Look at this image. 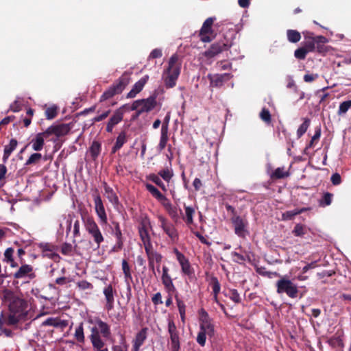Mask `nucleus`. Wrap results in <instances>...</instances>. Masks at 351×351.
I'll return each instance as SVG.
<instances>
[{
	"mask_svg": "<svg viewBox=\"0 0 351 351\" xmlns=\"http://www.w3.org/2000/svg\"><path fill=\"white\" fill-rule=\"evenodd\" d=\"M330 181L335 186L339 185L341 183V178L339 173H335L330 177Z\"/></svg>",
	"mask_w": 351,
	"mask_h": 351,
	"instance_id": "338daca9",
	"label": "nucleus"
},
{
	"mask_svg": "<svg viewBox=\"0 0 351 351\" xmlns=\"http://www.w3.org/2000/svg\"><path fill=\"white\" fill-rule=\"evenodd\" d=\"M148 178L151 181H152L157 186L160 187L163 191L167 190L165 184L162 182V181L160 180V178H159V176L158 175L152 173L149 176Z\"/></svg>",
	"mask_w": 351,
	"mask_h": 351,
	"instance_id": "09e8293b",
	"label": "nucleus"
},
{
	"mask_svg": "<svg viewBox=\"0 0 351 351\" xmlns=\"http://www.w3.org/2000/svg\"><path fill=\"white\" fill-rule=\"evenodd\" d=\"M82 219L86 230L92 236L97 245V248H99L100 244L104 241V238L98 225L94 219L88 215H82Z\"/></svg>",
	"mask_w": 351,
	"mask_h": 351,
	"instance_id": "6e6552de",
	"label": "nucleus"
},
{
	"mask_svg": "<svg viewBox=\"0 0 351 351\" xmlns=\"http://www.w3.org/2000/svg\"><path fill=\"white\" fill-rule=\"evenodd\" d=\"M126 142V134L125 132H121L117 137L114 145L112 147L111 153L114 154L120 149Z\"/></svg>",
	"mask_w": 351,
	"mask_h": 351,
	"instance_id": "c85d7f7f",
	"label": "nucleus"
},
{
	"mask_svg": "<svg viewBox=\"0 0 351 351\" xmlns=\"http://www.w3.org/2000/svg\"><path fill=\"white\" fill-rule=\"evenodd\" d=\"M58 114V108L56 106H52L47 108L45 110V116L47 119L51 120L54 119Z\"/></svg>",
	"mask_w": 351,
	"mask_h": 351,
	"instance_id": "de8ad7c7",
	"label": "nucleus"
},
{
	"mask_svg": "<svg viewBox=\"0 0 351 351\" xmlns=\"http://www.w3.org/2000/svg\"><path fill=\"white\" fill-rule=\"evenodd\" d=\"M28 145H31L32 149L36 152L41 151L45 145V138L39 132L32 138Z\"/></svg>",
	"mask_w": 351,
	"mask_h": 351,
	"instance_id": "b1692460",
	"label": "nucleus"
},
{
	"mask_svg": "<svg viewBox=\"0 0 351 351\" xmlns=\"http://www.w3.org/2000/svg\"><path fill=\"white\" fill-rule=\"evenodd\" d=\"M170 339L171 350L179 351L180 346L178 332L170 334Z\"/></svg>",
	"mask_w": 351,
	"mask_h": 351,
	"instance_id": "58836bf2",
	"label": "nucleus"
},
{
	"mask_svg": "<svg viewBox=\"0 0 351 351\" xmlns=\"http://www.w3.org/2000/svg\"><path fill=\"white\" fill-rule=\"evenodd\" d=\"M26 308L27 303L23 299L16 296H13L9 304L10 311L23 316Z\"/></svg>",
	"mask_w": 351,
	"mask_h": 351,
	"instance_id": "f3484780",
	"label": "nucleus"
},
{
	"mask_svg": "<svg viewBox=\"0 0 351 351\" xmlns=\"http://www.w3.org/2000/svg\"><path fill=\"white\" fill-rule=\"evenodd\" d=\"M73 252V246L71 243H64L61 247V253L64 255H71Z\"/></svg>",
	"mask_w": 351,
	"mask_h": 351,
	"instance_id": "bf43d9fd",
	"label": "nucleus"
},
{
	"mask_svg": "<svg viewBox=\"0 0 351 351\" xmlns=\"http://www.w3.org/2000/svg\"><path fill=\"white\" fill-rule=\"evenodd\" d=\"M231 255L232 257H234L233 261L239 264L243 263L246 260L243 255H241L236 252H232Z\"/></svg>",
	"mask_w": 351,
	"mask_h": 351,
	"instance_id": "69168bd1",
	"label": "nucleus"
},
{
	"mask_svg": "<svg viewBox=\"0 0 351 351\" xmlns=\"http://www.w3.org/2000/svg\"><path fill=\"white\" fill-rule=\"evenodd\" d=\"M114 230L112 234L114 235L117 239H123L122 232L118 222H113Z\"/></svg>",
	"mask_w": 351,
	"mask_h": 351,
	"instance_id": "052dcab7",
	"label": "nucleus"
},
{
	"mask_svg": "<svg viewBox=\"0 0 351 351\" xmlns=\"http://www.w3.org/2000/svg\"><path fill=\"white\" fill-rule=\"evenodd\" d=\"M218 25L226 26L228 31L223 34L222 39L213 43L209 49L204 52V56L208 58H212L223 51L229 49L232 45L237 34L236 26L231 23L224 21L221 22L220 25L218 24Z\"/></svg>",
	"mask_w": 351,
	"mask_h": 351,
	"instance_id": "f03ea898",
	"label": "nucleus"
},
{
	"mask_svg": "<svg viewBox=\"0 0 351 351\" xmlns=\"http://www.w3.org/2000/svg\"><path fill=\"white\" fill-rule=\"evenodd\" d=\"M308 53V51L302 46L295 50L294 56L298 60H304Z\"/></svg>",
	"mask_w": 351,
	"mask_h": 351,
	"instance_id": "8fccbe9b",
	"label": "nucleus"
},
{
	"mask_svg": "<svg viewBox=\"0 0 351 351\" xmlns=\"http://www.w3.org/2000/svg\"><path fill=\"white\" fill-rule=\"evenodd\" d=\"M147 190L158 200H159L163 195L158 191V189L151 184L145 185Z\"/></svg>",
	"mask_w": 351,
	"mask_h": 351,
	"instance_id": "a18cd8bd",
	"label": "nucleus"
},
{
	"mask_svg": "<svg viewBox=\"0 0 351 351\" xmlns=\"http://www.w3.org/2000/svg\"><path fill=\"white\" fill-rule=\"evenodd\" d=\"M17 145V141L16 139L12 138L10 140L8 145H5L3 150V156L2 158L4 164L7 162L11 154L16 149Z\"/></svg>",
	"mask_w": 351,
	"mask_h": 351,
	"instance_id": "a878e982",
	"label": "nucleus"
},
{
	"mask_svg": "<svg viewBox=\"0 0 351 351\" xmlns=\"http://www.w3.org/2000/svg\"><path fill=\"white\" fill-rule=\"evenodd\" d=\"M77 286L80 290L93 289V285L85 280L77 282Z\"/></svg>",
	"mask_w": 351,
	"mask_h": 351,
	"instance_id": "13d9d810",
	"label": "nucleus"
},
{
	"mask_svg": "<svg viewBox=\"0 0 351 351\" xmlns=\"http://www.w3.org/2000/svg\"><path fill=\"white\" fill-rule=\"evenodd\" d=\"M306 227L302 224L298 223L295 226L292 232L295 237H303L306 234Z\"/></svg>",
	"mask_w": 351,
	"mask_h": 351,
	"instance_id": "c03bdc74",
	"label": "nucleus"
},
{
	"mask_svg": "<svg viewBox=\"0 0 351 351\" xmlns=\"http://www.w3.org/2000/svg\"><path fill=\"white\" fill-rule=\"evenodd\" d=\"M103 293L106 301L105 307L107 311H111L114 308V295L116 294V291L113 288L112 285L109 284L104 287Z\"/></svg>",
	"mask_w": 351,
	"mask_h": 351,
	"instance_id": "6ab92c4d",
	"label": "nucleus"
},
{
	"mask_svg": "<svg viewBox=\"0 0 351 351\" xmlns=\"http://www.w3.org/2000/svg\"><path fill=\"white\" fill-rule=\"evenodd\" d=\"M286 34L287 40L291 43H296L301 39L300 33L295 29H287Z\"/></svg>",
	"mask_w": 351,
	"mask_h": 351,
	"instance_id": "c756f323",
	"label": "nucleus"
},
{
	"mask_svg": "<svg viewBox=\"0 0 351 351\" xmlns=\"http://www.w3.org/2000/svg\"><path fill=\"white\" fill-rule=\"evenodd\" d=\"M14 249L12 247H8L5 250L4 252V259L3 261L8 262L12 261L13 258Z\"/></svg>",
	"mask_w": 351,
	"mask_h": 351,
	"instance_id": "0e129e2a",
	"label": "nucleus"
},
{
	"mask_svg": "<svg viewBox=\"0 0 351 351\" xmlns=\"http://www.w3.org/2000/svg\"><path fill=\"white\" fill-rule=\"evenodd\" d=\"M289 176V173L285 171V167H278L271 175V178L281 179Z\"/></svg>",
	"mask_w": 351,
	"mask_h": 351,
	"instance_id": "ea45409f",
	"label": "nucleus"
},
{
	"mask_svg": "<svg viewBox=\"0 0 351 351\" xmlns=\"http://www.w3.org/2000/svg\"><path fill=\"white\" fill-rule=\"evenodd\" d=\"M175 299L178 308L180 318L182 322H185V313H186V305L184 302L178 297L176 293L175 295Z\"/></svg>",
	"mask_w": 351,
	"mask_h": 351,
	"instance_id": "7c9ffc66",
	"label": "nucleus"
},
{
	"mask_svg": "<svg viewBox=\"0 0 351 351\" xmlns=\"http://www.w3.org/2000/svg\"><path fill=\"white\" fill-rule=\"evenodd\" d=\"M230 220L233 225L235 234L241 238H245L249 234V224L246 219L238 215H234V216H232Z\"/></svg>",
	"mask_w": 351,
	"mask_h": 351,
	"instance_id": "9d476101",
	"label": "nucleus"
},
{
	"mask_svg": "<svg viewBox=\"0 0 351 351\" xmlns=\"http://www.w3.org/2000/svg\"><path fill=\"white\" fill-rule=\"evenodd\" d=\"M178 60L176 54L172 55L169 60L168 67L163 71L162 78L167 88H171L176 85L180 73V66L177 64Z\"/></svg>",
	"mask_w": 351,
	"mask_h": 351,
	"instance_id": "20e7f679",
	"label": "nucleus"
},
{
	"mask_svg": "<svg viewBox=\"0 0 351 351\" xmlns=\"http://www.w3.org/2000/svg\"><path fill=\"white\" fill-rule=\"evenodd\" d=\"M21 317V315L10 311V313H7L6 325H14L19 322Z\"/></svg>",
	"mask_w": 351,
	"mask_h": 351,
	"instance_id": "e433bc0d",
	"label": "nucleus"
},
{
	"mask_svg": "<svg viewBox=\"0 0 351 351\" xmlns=\"http://www.w3.org/2000/svg\"><path fill=\"white\" fill-rule=\"evenodd\" d=\"M184 215L182 216L183 220L186 225L189 226L193 223V215L195 214V209L191 206L184 204Z\"/></svg>",
	"mask_w": 351,
	"mask_h": 351,
	"instance_id": "bb28decb",
	"label": "nucleus"
},
{
	"mask_svg": "<svg viewBox=\"0 0 351 351\" xmlns=\"http://www.w3.org/2000/svg\"><path fill=\"white\" fill-rule=\"evenodd\" d=\"M304 41L302 43V47L308 51L314 52L316 51L319 53L327 51V47L325 44L328 39L324 36H314V34L310 32H303Z\"/></svg>",
	"mask_w": 351,
	"mask_h": 351,
	"instance_id": "7ed1b4c3",
	"label": "nucleus"
},
{
	"mask_svg": "<svg viewBox=\"0 0 351 351\" xmlns=\"http://www.w3.org/2000/svg\"><path fill=\"white\" fill-rule=\"evenodd\" d=\"M147 332L148 328L147 327L141 328V330L138 332L132 341L133 345L132 351H139L140 348L144 343L147 337Z\"/></svg>",
	"mask_w": 351,
	"mask_h": 351,
	"instance_id": "aec40b11",
	"label": "nucleus"
},
{
	"mask_svg": "<svg viewBox=\"0 0 351 351\" xmlns=\"http://www.w3.org/2000/svg\"><path fill=\"white\" fill-rule=\"evenodd\" d=\"M158 221L160 222V226L163 231L168 235L171 242L175 243H177L179 239L178 232L173 223L169 222L163 216H158Z\"/></svg>",
	"mask_w": 351,
	"mask_h": 351,
	"instance_id": "9b49d317",
	"label": "nucleus"
},
{
	"mask_svg": "<svg viewBox=\"0 0 351 351\" xmlns=\"http://www.w3.org/2000/svg\"><path fill=\"white\" fill-rule=\"evenodd\" d=\"M158 176H160L165 181L169 182L173 176V172L171 166L169 165V167H167L166 168L160 170L158 172Z\"/></svg>",
	"mask_w": 351,
	"mask_h": 351,
	"instance_id": "473e14b6",
	"label": "nucleus"
},
{
	"mask_svg": "<svg viewBox=\"0 0 351 351\" xmlns=\"http://www.w3.org/2000/svg\"><path fill=\"white\" fill-rule=\"evenodd\" d=\"M151 252L153 254L155 253L160 256V258L158 259V261H156L154 258H152L151 256L149 257V256H147L149 269L152 270L154 274H156L155 263L160 264L162 261V256L160 254L158 253L156 251L153 250L152 248H151Z\"/></svg>",
	"mask_w": 351,
	"mask_h": 351,
	"instance_id": "c9c22d12",
	"label": "nucleus"
},
{
	"mask_svg": "<svg viewBox=\"0 0 351 351\" xmlns=\"http://www.w3.org/2000/svg\"><path fill=\"white\" fill-rule=\"evenodd\" d=\"M162 284L169 295H171V293H175V295L177 293L178 295L176 288L173 283V281L165 282Z\"/></svg>",
	"mask_w": 351,
	"mask_h": 351,
	"instance_id": "6e6d98bb",
	"label": "nucleus"
},
{
	"mask_svg": "<svg viewBox=\"0 0 351 351\" xmlns=\"http://www.w3.org/2000/svg\"><path fill=\"white\" fill-rule=\"evenodd\" d=\"M105 195L108 201L114 206L117 207L119 204V197L112 188L109 186L106 182L104 184Z\"/></svg>",
	"mask_w": 351,
	"mask_h": 351,
	"instance_id": "5701e85b",
	"label": "nucleus"
},
{
	"mask_svg": "<svg viewBox=\"0 0 351 351\" xmlns=\"http://www.w3.org/2000/svg\"><path fill=\"white\" fill-rule=\"evenodd\" d=\"M68 325L66 320H62L59 317H48L43 323L42 326H50L57 328L64 329Z\"/></svg>",
	"mask_w": 351,
	"mask_h": 351,
	"instance_id": "4be33fe9",
	"label": "nucleus"
},
{
	"mask_svg": "<svg viewBox=\"0 0 351 351\" xmlns=\"http://www.w3.org/2000/svg\"><path fill=\"white\" fill-rule=\"evenodd\" d=\"M130 80V74L128 72H124L112 86L103 93L99 101L102 102L112 98L115 95L121 93L126 86L129 84Z\"/></svg>",
	"mask_w": 351,
	"mask_h": 351,
	"instance_id": "39448f33",
	"label": "nucleus"
},
{
	"mask_svg": "<svg viewBox=\"0 0 351 351\" xmlns=\"http://www.w3.org/2000/svg\"><path fill=\"white\" fill-rule=\"evenodd\" d=\"M128 105H123L113 112L106 125V130L107 132H112L114 128L123 121L125 108Z\"/></svg>",
	"mask_w": 351,
	"mask_h": 351,
	"instance_id": "4468645a",
	"label": "nucleus"
},
{
	"mask_svg": "<svg viewBox=\"0 0 351 351\" xmlns=\"http://www.w3.org/2000/svg\"><path fill=\"white\" fill-rule=\"evenodd\" d=\"M206 335L208 333L199 330V332L197 334L196 341L201 346H204L206 340Z\"/></svg>",
	"mask_w": 351,
	"mask_h": 351,
	"instance_id": "4d7b16f0",
	"label": "nucleus"
},
{
	"mask_svg": "<svg viewBox=\"0 0 351 351\" xmlns=\"http://www.w3.org/2000/svg\"><path fill=\"white\" fill-rule=\"evenodd\" d=\"M71 130L70 124L54 123L48 127L45 131L40 132L45 139L53 143L58 141L59 138L66 135Z\"/></svg>",
	"mask_w": 351,
	"mask_h": 351,
	"instance_id": "423d86ee",
	"label": "nucleus"
},
{
	"mask_svg": "<svg viewBox=\"0 0 351 351\" xmlns=\"http://www.w3.org/2000/svg\"><path fill=\"white\" fill-rule=\"evenodd\" d=\"M169 140L168 132L165 131H160V138L159 144L157 146V150L161 152L167 146Z\"/></svg>",
	"mask_w": 351,
	"mask_h": 351,
	"instance_id": "72a5a7b5",
	"label": "nucleus"
},
{
	"mask_svg": "<svg viewBox=\"0 0 351 351\" xmlns=\"http://www.w3.org/2000/svg\"><path fill=\"white\" fill-rule=\"evenodd\" d=\"M42 158V155L40 153L32 154L25 162L26 166L38 162Z\"/></svg>",
	"mask_w": 351,
	"mask_h": 351,
	"instance_id": "3c124183",
	"label": "nucleus"
},
{
	"mask_svg": "<svg viewBox=\"0 0 351 351\" xmlns=\"http://www.w3.org/2000/svg\"><path fill=\"white\" fill-rule=\"evenodd\" d=\"M11 275L16 279L28 278L29 279L32 280L36 278V274L33 271L32 266L27 264L22 265L16 272Z\"/></svg>",
	"mask_w": 351,
	"mask_h": 351,
	"instance_id": "a211bd4d",
	"label": "nucleus"
},
{
	"mask_svg": "<svg viewBox=\"0 0 351 351\" xmlns=\"http://www.w3.org/2000/svg\"><path fill=\"white\" fill-rule=\"evenodd\" d=\"M199 315V330L207 332L209 337L213 336L215 334L214 325L208 313L204 309H201Z\"/></svg>",
	"mask_w": 351,
	"mask_h": 351,
	"instance_id": "f8f14e48",
	"label": "nucleus"
},
{
	"mask_svg": "<svg viewBox=\"0 0 351 351\" xmlns=\"http://www.w3.org/2000/svg\"><path fill=\"white\" fill-rule=\"evenodd\" d=\"M138 232L141 239L144 245L147 256H149V257L151 256L152 258H154L156 261H158L160 256L155 253L153 254L151 252V248H152V245L151 243L149 232L144 225L139 227Z\"/></svg>",
	"mask_w": 351,
	"mask_h": 351,
	"instance_id": "ddd939ff",
	"label": "nucleus"
},
{
	"mask_svg": "<svg viewBox=\"0 0 351 351\" xmlns=\"http://www.w3.org/2000/svg\"><path fill=\"white\" fill-rule=\"evenodd\" d=\"M226 74L224 75H216L213 78L211 79V84L213 86L219 87L222 86L223 82V77Z\"/></svg>",
	"mask_w": 351,
	"mask_h": 351,
	"instance_id": "603ef678",
	"label": "nucleus"
},
{
	"mask_svg": "<svg viewBox=\"0 0 351 351\" xmlns=\"http://www.w3.org/2000/svg\"><path fill=\"white\" fill-rule=\"evenodd\" d=\"M333 194L329 192H326L323 194L322 198L319 201V204L322 207H326L331 204L332 201Z\"/></svg>",
	"mask_w": 351,
	"mask_h": 351,
	"instance_id": "f704fd0d",
	"label": "nucleus"
},
{
	"mask_svg": "<svg viewBox=\"0 0 351 351\" xmlns=\"http://www.w3.org/2000/svg\"><path fill=\"white\" fill-rule=\"evenodd\" d=\"M298 215L297 210L294 209L292 210H287L282 213V220H292L295 216Z\"/></svg>",
	"mask_w": 351,
	"mask_h": 351,
	"instance_id": "864d4df0",
	"label": "nucleus"
},
{
	"mask_svg": "<svg viewBox=\"0 0 351 351\" xmlns=\"http://www.w3.org/2000/svg\"><path fill=\"white\" fill-rule=\"evenodd\" d=\"M311 120L308 118H304L303 123L299 126L297 130V136L298 138L302 137L308 130L310 125Z\"/></svg>",
	"mask_w": 351,
	"mask_h": 351,
	"instance_id": "4c0bfd02",
	"label": "nucleus"
},
{
	"mask_svg": "<svg viewBox=\"0 0 351 351\" xmlns=\"http://www.w3.org/2000/svg\"><path fill=\"white\" fill-rule=\"evenodd\" d=\"M211 282L213 295H218L221 289L220 283L218 279L216 277H213L211 278Z\"/></svg>",
	"mask_w": 351,
	"mask_h": 351,
	"instance_id": "5fc2aeb1",
	"label": "nucleus"
},
{
	"mask_svg": "<svg viewBox=\"0 0 351 351\" xmlns=\"http://www.w3.org/2000/svg\"><path fill=\"white\" fill-rule=\"evenodd\" d=\"M178 262L181 266L182 271L183 274L190 278L194 275V270L191 267L189 260L186 257Z\"/></svg>",
	"mask_w": 351,
	"mask_h": 351,
	"instance_id": "cd10ccee",
	"label": "nucleus"
},
{
	"mask_svg": "<svg viewBox=\"0 0 351 351\" xmlns=\"http://www.w3.org/2000/svg\"><path fill=\"white\" fill-rule=\"evenodd\" d=\"M38 247L42 250L44 256H47L50 258L58 256V255L53 252V246L49 243H40Z\"/></svg>",
	"mask_w": 351,
	"mask_h": 351,
	"instance_id": "393cba45",
	"label": "nucleus"
},
{
	"mask_svg": "<svg viewBox=\"0 0 351 351\" xmlns=\"http://www.w3.org/2000/svg\"><path fill=\"white\" fill-rule=\"evenodd\" d=\"M276 292L278 294L286 293L287 296L291 298H295L298 297L299 292L298 288L287 276H282L276 282Z\"/></svg>",
	"mask_w": 351,
	"mask_h": 351,
	"instance_id": "0eeeda50",
	"label": "nucleus"
},
{
	"mask_svg": "<svg viewBox=\"0 0 351 351\" xmlns=\"http://www.w3.org/2000/svg\"><path fill=\"white\" fill-rule=\"evenodd\" d=\"M110 112H111V110L110 109L108 110L104 111L101 114L95 117L92 119V122L94 123L99 122V121H101L104 120L106 118H107L108 117V115L110 114Z\"/></svg>",
	"mask_w": 351,
	"mask_h": 351,
	"instance_id": "680f3d73",
	"label": "nucleus"
},
{
	"mask_svg": "<svg viewBox=\"0 0 351 351\" xmlns=\"http://www.w3.org/2000/svg\"><path fill=\"white\" fill-rule=\"evenodd\" d=\"M215 20V18L209 17L204 22L199 31V37L202 42L209 43L212 40V38L210 36V35H211L213 32L212 25Z\"/></svg>",
	"mask_w": 351,
	"mask_h": 351,
	"instance_id": "dca6fc26",
	"label": "nucleus"
},
{
	"mask_svg": "<svg viewBox=\"0 0 351 351\" xmlns=\"http://www.w3.org/2000/svg\"><path fill=\"white\" fill-rule=\"evenodd\" d=\"M95 326L90 328V341L95 351H108V348L102 339H108L111 337L110 326L99 318L90 321Z\"/></svg>",
	"mask_w": 351,
	"mask_h": 351,
	"instance_id": "f257e3e1",
	"label": "nucleus"
},
{
	"mask_svg": "<svg viewBox=\"0 0 351 351\" xmlns=\"http://www.w3.org/2000/svg\"><path fill=\"white\" fill-rule=\"evenodd\" d=\"M230 298L235 303L241 302V297L237 289H231L230 291Z\"/></svg>",
	"mask_w": 351,
	"mask_h": 351,
	"instance_id": "e2e57ef3",
	"label": "nucleus"
},
{
	"mask_svg": "<svg viewBox=\"0 0 351 351\" xmlns=\"http://www.w3.org/2000/svg\"><path fill=\"white\" fill-rule=\"evenodd\" d=\"M75 339L80 343H84L85 340L84 334L83 323H80L78 326L75 328Z\"/></svg>",
	"mask_w": 351,
	"mask_h": 351,
	"instance_id": "79ce46f5",
	"label": "nucleus"
},
{
	"mask_svg": "<svg viewBox=\"0 0 351 351\" xmlns=\"http://www.w3.org/2000/svg\"><path fill=\"white\" fill-rule=\"evenodd\" d=\"M101 149V143L98 141H93L90 147V154L93 160H96L100 154Z\"/></svg>",
	"mask_w": 351,
	"mask_h": 351,
	"instance_id": "2f4dec72",
	"label": "nucleus"
},
{
	"mask_svg": "<svg viewBox=\"0 0 351 351\" xmlns=\"http://www.w3.org/2000/svg\"><path fill=\"white\" fill-rule=\"evenodd\" d=\"M156 97V95L154 94L147 99H137L132 103L130 110L133 111L139 109L140 112H149L156 108L157 105Z\"/></svg>",
	"mask_w": 351,
	"mask_h": 351,
	"instance_id": "1a4fd4ad",
	"label": "nucleus"
},
{
	"mask_svg": "<svg viewBox=\"0 0 351 351\" xmlns=\"http://www.w3.org/2000/svg\"><path fill=\"white\" fill-rule=\"evenodd\" d=\"M149 80V75H145L137 81L133 86L131 90L127 94L128 98H134L136 95L139 93L143 88L145 84Z\"/></svg>",
	"mask_w": 351,
	"mask_h": 351,
	"instance_id": "412c9836",
	"label": "nucleus"
},
{
	"mask_svg": "<svg viewBox=\"0 0 351 351\" xmlns=\"http://www.w3.org/2000/svg\"><path fill=\"white\" fill-rule=\"evenodd\" d=\"M166 210L175 222H177L178 221V219H180V216L176 206L172 204L170 206V207L167 208Z\"/></svg>",
	"mask_w": 351,
	"mask_h": 351,
	"instance_id": "49530a36",
	"label": "nucleus"
},
{
	"mask_svg": "<svg viewBox=\"0 0 351 351\" xmlns=\"http://www.w3.org/2000/svg\"><path fill=\"white\" fill-rule=\"evenodd\" d=\"M93 200L95 213L99 219L100 224L101 226L106 225L108 223V217L101 196L99 194L95 195Z\"/></svg>",
	"mask_w": 351,
	"mask_h": 351,
	"instance_id": "2eb2a0df",
	"label": "nucleus"
},
{
	"mask_svg": "<svg viewBox=\"0 0 351 351\" xmlns=\"http://www.w3.org/2000/svg\"><path fill=\"white\" fill-rule=\"evenodd\" d=\"M162 52L160 49H154L151 51V53L149 56V59L159 58L162 57Z\"/></svg>",
	"mask_w": 351,
	"mask_h": 351,
	"instance_id": "774afa93",
	"label": "nucleus"
},
{
	"mask_svg": "<svg viewBox=\"0 0 351 351\" xmlns=\"http://www.w3.org/2000/svg\"><path fill=\"white\" fill-rule=\"evenodd\" d=\"M260 118L262 121H263L267 124H270L271 123V116L269 110L266 108H263L260 112Z\"/></svg>",
	"mask_w": 351,
	"mask_h": 351,
	"instance_id": "37998d69",
	"label": "nucleus"
},
{
	"mask_svg": "<svg viewBox=\"0 0 351 351\" xmlns=\"http://www.w3.org/2000/svg\"><path fill=\"white\" fill-rule=\"evenodd\" d=\"M351 108V100H347L341 102L339 104L337 114L339 116L345 115L349 109Z\"/></svg>",
	"mask_w": 351,
	"mask_h": 351,
	"instance_id": "a19ab883",
	"label": "nucleus"
}]
</instances>
